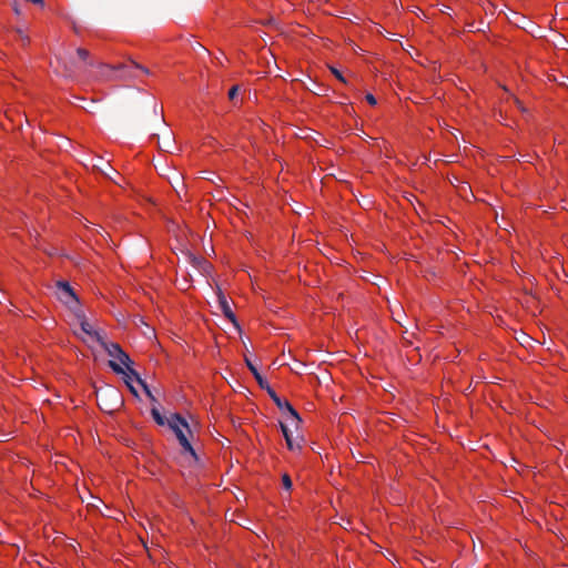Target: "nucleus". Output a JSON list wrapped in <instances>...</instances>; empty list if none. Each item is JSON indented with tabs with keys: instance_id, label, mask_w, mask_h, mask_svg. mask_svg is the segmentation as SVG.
I'll list each match as a JSON object with an SVG mask.
<instances>
[{
	"instance_id": "dca6fc26",
	"label": "nucleus",
	"mask_w": 568,
	"mask_h": 568,
	"mask_svg": "<svg viewBox=\"0 0 568 568\" xmlns=\"http://www.w3.org/2000/svg\"><path fill=\"white\" fill-rule=\"evenodd\" d=\"M151 415H152L153 419L155 420V423L160 426H163V425H165V423H168V420L164 418V416H162V414L155 406L152 407Z\"/></svg>"
},
{
	"instance_id": "9d476101",
	"label": "nucleus",
	"mask_w": 568,
	"mask_h": 568,
	"mask_svg": "<svg viewBox=\"0 0 568 568\" xmlns=\"http://www.w3.org/2000/svg\"><path fill=\"white\" fill-rule=\"evenodd\" d=\"M260 387L262 389H265L267 392V394L270 395V397L272 398V400L275 403V405L278 407V408H282V398L277 396V394L275 393V390L270 386V384L267 383V381L265 378H263V384H258Z\"/></svg>"
},
{
	"instance_id": "f3484780",
	"label": "nucleus",
	"mask_w": 568,
	"mask_h": 568,
	"mask_svg": "<svg viewBox=\"0 0 568 568\" xmlns=\"http://www.w3.org/2000/svg\"><path fill=\"white\" fill-rule=\"evenodd\" d=\"M187 258H189L190 263L195 267L206 266V261L200 256H196V255L190 253L187 255Z\"/></svg>"
},
{
	"instance_id": "7ed1b4c3",
	"label": "nucleus",
	"mask_w": 568,
	"mask_h": 568,
	"mask_svg": "<svg viewBox=\"0 0 568 568\" xmlns=\"http://www.w3.org/2000/svg\"><path fill=\"white\" fill-rule=\"evenodd\" d=\"M168 425L176 435V438L183 449L190 453L194 458H197L194 448L183 432L184 428L190 432L187 422L180 414H173L168 419Z\"/></svg>"
},
{
	"instance_id": "423d86ee",
	"label": "nucleus",
	"mask_w": 568,
	"mask_h": 568,
	"mask_svg": "<svg viewBox=\"0 0 568 568\" xmlns=\"http://www.w3.org/2000/svg\"><path fill=\"white\" fill-rule=\"evenodd\" d=\"M217 301L224 316L227 317L235 325V327L240 328L235 314L231 310V306L221 288L217 291Z\"/></svg>"
},
{
	"instance_id": "cd10ccee",
	"label": "nucleus",
	"mask_w": 568,
	"mask_h": 568,
	"mask_svg": "<svg viewBox=\"0 0 568 568\" xmlns=\"http://www.w3.org/2000/svg\"><path fill=\"white\" fill-rule=\"evenodd\" d=\"M169 145H170V140L163 142V145H160V149L164 150V151H168Z\"/></svg>"
},
{
	"instance_id": "2eb2a0df",
	"label": "nucleus",
	"mask_w": 568,
	"mask_h": 568,
	"mask_svg": "<svg viewBox=\"0 0 568 568\" xmlns=\"http://www.w3.org/2000/svg\"><path fill=\"white\" fill-rule=\"evenodd\" d=\"M245 364L247 368L253 374L254 378L256 379L257 384H263V376L257 371L256 366L251 362L248 357H245Z\"/></svg>"
},
{
	"instance_id": "b1692460",
	"label": "nucleus",
	"mask_w": 568,
	"mask_h": 568,
	"mask_svg": "<svg viewBox=\"0 0 568 568\" xmlns=\"http://www.w3.org/2000/svg\"><path fill=\"white\" fill-rule=\"evenodd\" d=\"M331 71L341 82L346 83L345 78L343 77V74L337 69L331 68Z\"/></svg>"
},
{
	"instance_id": "f8f14e48",
	"label": "nucleus",
	"mask_w": 568,
	"mask_h": 568,
	"mask_svg": "<svg viewBox=\"0 0 568 568\" xmlns=\"http://www.w3.org/2000/svg\"><path fill=\"white\" fill-rule=\"evenodd\" d=\"M105 165H106V168H102V166H100V165H98V164H94V165H93V169L98 170L101 174H103V175H104V176H106L108 179L112 180L114 183H116V184L121 185V183H120L119 181H116V180L111 175V171H112L115 175H118V176H120V174H119L116 171H114V170L110 166V164H109V163H106Z\"/></svg>"
},
{
	"instance_id": "412c9836",
	"label": "nucleus",
	"mask_w": 568,
	"mask_h": 568,
	"mask_svg": "<svg viewBox=\"0 0 568 568\" xmlns=\"http://www.w3.org/2000/svg\"><path fill=\"white\" fill-rule=\"evenodd\" d=\"M280 426H281V430L283 433L284 438L288 439L291 437V435H292V432H291L288 425L281 422Z\"/></svg>"
},
{
	"instance_id": "bb28decb",
	"label": "nucleus",
	"mask_w": 568,
	"mask_h": 568,
	"mask_svg": "<svg viewBox=\"0 0 568 568\" xmlns=\"http://www.w3.org/2000/svg\"><path fill=\"white\" fill-rule=\"evenodd\" d=\"M125 383H126L128 387L130 388L131 393H132L133 395L138 396V392H136V389L131 385V383H130L128 379H125Z\"/></svg>"
},
{
	"instance_id": "393cba45",
	"label": "nucleus",
	"mask_w": 568,
	"mask_h": 568,
	"mask_svg": "<svg viewBox=\"0 0 568 568\" xmlns=\"http://www.w3.org/2000/svg\"><path fill=\"white\" fill-rule=\"evenodd\" d=\"M239 87L234 85L229 91V98L233 100L237 95Z\"/></svg>"
},
{
	"instance_id": "0eeeda50",
	"label": "nucleus",
	"mask_w": 568,
	"mask_h": 568,
	"mask_svg": "<svg viewBox=\"0 0 568 568\" xmlns=\"http://www.w3.org/2000/svg\"><path fill=\"white\" fill-rule=\"evenodd\" d=\"M280 409L287 410L290 414L291 425L297 428L302 419L295 408L287 400L282 399V408Z\"/></svg>"
},
{
	"instance_id": "c756f323",
	"label": "nucleus",
	"mask_w": 568,
	"mask_h": 568,
	"mask_svg": "<svg viewBox=\"0 0 568 568\" xmlns=\"http://www.w3.org/2000/svg\"><path fill=\"white\" fill-rule=\"evenodd\" d=\"M516 104L518 105V108L521 110V111H525L524 106L521 105V102L519 100H516L515 101Z\"/></svg>"
},
{
	"instance_id": "ddd939ff",
	"label": "nucleus",
	"mask_w": 568,
	"mask_h": 568,
	"mask_svg": "<svg viewBox=\"0 0 568 568\" xmlns=\"http://www.w3.org/2000/svg\"><path fill=\"white\" fill-rule=\"evenodd\" d=\"M80 322V327L83 333H85L88 336L92 335L94 328L93 326L87 321L85 315L83 311L81 310V316H75Z\"/></svg>"
},
{
	"instance_id": "4468645a",
	"label": "nucleus",
	"mask_w": 568,
	"mask_h": 568,
	"mask_svg": "<svg viewBox=\"0 0 568 568\" xmlns=\"http://www.w3.org/2000/svg\"><path fill=\"white\" fill-rule=\"evenodd\" d=\"M90 337L94 338L102 347L105 349L108 345H111L112 342H108L105 338V334L98 329H94Z\"/></svg>"
},
{
	"instance_id": "c85d7f7f",
	"label": "nucleus",
	"mask_w": 568,
	"mask_h": 568,
	"mask_svg": "<svg viewBox=\"0 0 568 568\" xmlns=\"http://www.w3.org/2000/svg\"><path fill=\"white\" fill-rule=\"evenodd\" d=\"M121 78L128 79V78H133V75L131 74V72H126L123 75H121Z\"/></svg>"
},
{
	"instance_id": "f03ea898",
	"label": "nucleus",
	"mask_w": 568,
	"mask_h": 568,
	"mask_svg": "<svg viewBox=\"0 0 568 568\" xmlns=\"http://www.w3.org/2000/svg\"><path fill=\"white\" fill-rule=\"evenodd\" d=\"M55 296L74 314V316H81L80 301L69 282L58 281L55 283Z\"/></svg>"
},
{
	"instance_id": "6e6552de",
	"label": "nucleus",
	"mask_w": 568,
	"mask_h": 568,
	"mask_svg": "<svg viewBox=\"0 0 568 568\" xmlns=\"http://www.w3.org/2000/svg\"><path fill=\"white\" fill-rule=\"evenodd\" d=\"M280 409L287 410L290 414L291 425L297 428L302 419L295 408L287 400L282 399V408Z\"/></svg>"
},
{
	"instance_id": "a211bd4d",
	"label": "nucleus",
	"mask_w": 568,
	"mask_h": 568,
	"mask_svg": "<svg viewBox=\"0 0 568 568\" xmlns=\"http://www.w3.org/2000/svg\"><path fill=\"white\" fill-rule=\"evenodd\" d=\"M300 439L301 438L298 436L296 438H294L293 434L291 435V437L288 439H285L288 449L294 450L296 448H301V440Z\"/></svg>"
},
{
	"instance_id": "5701e85b",
	"label": "nucleus",
	"mask_w": 568,
	"mask_h": 568,
	"mask_svg": "<svg viewBox=\"0 0 568 568\" xmlns=\"http://www.w3.org/2000/svg\"><path fill=\"white\" fill-rule=\"evenodd\" d=\"M77 54L79 55V58L83 61H85L88 58H89V51L83 49V48H79L77 49Z\"/></svg>"
},
{
	"instance_id": "2f4dec72",
	"label": "nucleus",
	"mask_w": 568,
	"mask_h": 568,
	"mask_svg": "<svg viewBox=\"0 0 568 568\" xmlns=\"http://www.w3.org/2000/svg\"><path fill=\"white\" fill-rule=\"evenodd\" d=\"M175 192H176V194H178L179 196H181V194H180V193H182V190H178V189L175 187Z\"/></svg>"
},
{
	"instance_id": "a878e982",
	"label": "nucleus",
	"mask_w": 568,
	"mask_h": 568,
	"mask_svg": "<svg viewBox=\"0 0 568 568\" xmlns=\"http://www.w3.org/2000/svg\"><path fill=\"white\" fill-rule=\"evenodd\" d=\"M366 101L371 104V105H375L377 103L375 97L371 93L366 94Z\"/></svg>"
},
{
	"instance_id": "20e7f679",
	"label": "nucleus",
	"mask_w": 568,
	"mask_h": 568,
	"mask_svg": "<svg viewBox=\"0 0 568 568\" xmlns=\"http://www.w3.org/2000/svg\"><path fill=\"white\" fill-rule=\"evenodd\" d=\"M104 351L112 358L111 361H115L121 366L129 367V365L133 364V361L118 343H111Z\"/></svg>"
},
{
	"instance_id": "9b49d317",
	"label": "nucleus",
	"mask_w": 568,
	"mask_h": 568,
	"mask_svg": "<svg viewBox=\"0 0 568 568\" xmlns=\"http://www.w3.org/2000/svg\"><path fill=\"white\" fill-rule=\"evenodd\" d=\"M113 70H118V71H125L128 70L129 68H134V69H139L141 71H143L145 74H149V70L144 67H142L141 64L136 63L135 61L133 60H130L129 63H119L116 65H113L111 67Z\"/></svg>"
},
{
	"instance_id": "1a4fd4ad",
	"label": "nucleus",
	"mask_w": 568,
	"mask_h": 568,
	"mask_svg": "<svg viewBox=\"0 0 568 568\" xmlns=\"http://www.w3.org/2000/svg\"><path fill=\"white\" fill-rule=\"evenodd\" d=\"M280 409L287 410L290 414L291 425L297 428L302 419L295 408L287 400L282 399V408Z\"/></svg>"
},
{
	"instance_id": "aec40b11",
	"label": "nucleus",
	"mask_w": 568,
	"mask_h": 568,
	"mask_svg": "<svg viewBox=\"0 0 568 568\" xmlns=\"http://www.w3.org/2000/svg\"><path fill=\"white\" fill-rule=\"evenodd\" d=\"M282 484H283V487L286 490H291L292 489L293 483H292L291 477L287 474H283V476H282Z\"/></svg>"
},
{
	"instance_id": "4be33fe9",
	"label": "nucleus",
	"mask_w": 568,
	"mask_h": 568,
	"mask_svg": "<svg viewBox=\"0 0 568 568\" xmlns=\"http://www.w3.org/2000/svg\"><path fill=\"white\" fill-rule=\"evenodd\" d=\"M17 34L23 45L29 43V37L21 29H17Z\"/></svg>"
},
{
	"instance_id": "39448f33",
	"label": "nucleus",
	"mask_w": 568,
	"mask_h": 568,
	"mask_svg": "<svg viewBox=\"0 0 568 568\" xmlns=\"http://www.w3.org/2000/svg\"><path fill=\"white\" fill-rule=\"evenodd\" d=\"M110 368L119 375H125L129 379L134 378L139 384L140 381H143L139 373L132 368V365H129V367L121 366L115 361H109Z\"/></svg>"
},
{
	"instance_id": "6ab92c4d",
	"label": "nucleus",
	"mask_w": 568,
	"mask_h": 568,
	"mask_svg": "<svg viewBox=\"0 0 568 568\" xmlns=\"http://www.w3.org/2000/svg\"><path fill=\"white\" fill-rule=\"evenodd\" d=\"M140 385L141 387L143 388L144 393L146 394V396L150 398V400L152 403H158V399L155 398V396L153 395L152 390L150 389L149 385L146 384L145 381H140Z\"/></svg>"
},
{
	"instance_id": "f257e3e1",
	"label": "nucleus",
	"mask_w": 568,
	"mask_h": 568,
	"mask_svg": "<svg viewBox=\"0 0 568 568\" xmlns=\"http://www.w3.org/2000/svg\"><path fill=\"white\" fill-rule=\"evenodd\" d=\"M97 398L99 407L108 414L119 410L123 405L120 392L111 386L97 390Z\"/></svg>"
},
{
	"instance_id": "7c9ffc66",
	"label": "nucleus",
	"mask_w": 568,
	"mask_h": 568,
	"mask_svg": "<svg viewBox=\"0 0 568 568\" xmlns=\"http://www.w3.org/2000/svg\"><path fill=\"white\" fill-rule=\"evenodd\" d=\"M14 12H16L17 14H20V9H19L17 6L14 7Z\"/></svg>"
},
{
	"instance_id": "473e14b6",
	"label": "nucleus",
	"mask_w": 568,
	"mask_h": 568,
	"mask_svg": "<svg viewBox=\"0 0 568 568\" xmlns=\"http://www.w3.org/2000/svg\"><path fill=\"white\" fill-rule=\"evenodd\" d=\"M175 192H176V194H178L179 196H181V194H180V193H182V190H178V189L175 187Z\"/></svg>"
}]
</instances>
